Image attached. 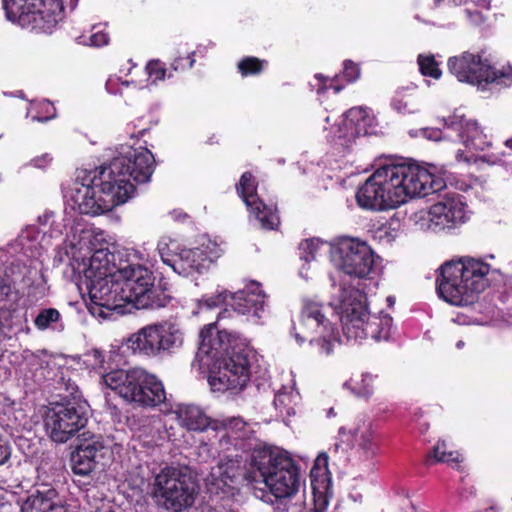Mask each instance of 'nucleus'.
<instances>
[{"label": "nucleus", "mask_w": 512, "mask_h": 512, "mask_svg": "<svg viewBox=\"0 0 512 512\" xmlns=\"http://www.w3.org/2000/svg\"><path fill=\"white\" fill-rule=\"evenodd\" d=\"M155 158L145 146L113 158L108 165L86 171L76 187L73 200L81 214L100 215L124 204L133 195L137 183H147L155 170Z\"/></svg>", "instance_id": "f257e3e1"}, {"label": "nucleus", "mask_w": 512, "mask_h": 512, "mask_svg": "<svg viewBox=\"0 0 512 512\" xmlns=\"http://www.w3.org/2000/svg\"><path fill=\"white\" fill-rule=\"evenodd\" d=\"M446 188L445 181L415 163L390 162L376 169L359 186L356 201L371 211L396 208L408 199L426 197Z\"/></svg>", "instance_id": "f03ea898"}, {"label": "nucleus", "mask_w": 512, "mask_h": 512, "mask_svg": "<svg viewBox=\"0 0 512 512\" xmlns=\"http://www.w3.org/2000/svg\"><path fill=\"white\" fill-rule=\"evenodd\" d=\"M217 322L205 325L199 333L197 357L214 362L209 373V384L215 391H242L250 380L251 359L254 350L245 337L226 329H218Z\"/></svg>", "instance_id": "7ed1b4c3"}, {"label": "nucleus", "mask_w": 512, "mask_h": 512, "mask_svg": "<svg viewBox=\"0 0 512 512\" xmlns=\"http://www.w3.org/2000/svg\"><path fill=\"white\" fill-rule=\"evenodd\" d=\"M491 266L480 258L463 256L444 262L438 269L436 291L445 302L473 304L488 287Z\"/></svg>", "instance_id": "20e7f679"}, {"label": "nucleus", "mask_w": 512, "mask_h": 512, "mask_svg": "<svg viewBox=\"0 0 512 512\" xmlns=\"http://www.w3.org/2000/svg\"><path fill=\"white\" fill-rule=\"evenodd\" d=\"M448 69L458 81L464 82L481 90L495 85L509 87L512 85V65L509 63L497 67L493 59L484 51L463 52L448 59Z\"/></svg>", "instance_id": "39448f33"}, {"label": "nucleus", "mask_w": 512, "mask_h": 512, "mask_svg": "<svg viewBox=\"0 0 512 512\" xmlns=\"http://www.w3.org/2000/svg\"><path fill=\"white\" fill-rule=\"evenodd\" d=\"M104 379L119 396L139 407L154 408L166 401V391L162 381L142 368L111 372L106 374Z\"/></svg>", "instance_id": "423d86ee"}, {"label": "nucleus", "mask_w": 512, "mask_h": 512, "mask_svg": "<svg viewBox=\"0 0 512 512\" xmlns=\"http://www.w3.org/2000/svg\"><path fill=\"white\" fill-rule=\"evenodd\" d=\"M60 401L51 402L44 415L47 434L56 443H66L88 422V403L77 387Z\"/></svg>", "instance_id": "0eeeda50"}, {"label": "nucleus", "mask_w": 512, "mask_h": 512, "mask_svg": "<svg viewBox=\"0 0 512 512\" xmlns=\"http://www.w3.org/2000/svg\"><path fill=\"white\" fill-rule=\"evenodd\" d=\"M196 485L180 468L165 466L155 474L150 495L155 504L168 512H182L195 502Z\"/></svg>", "instance_id": "6e6552de"}, {"label": "nucleus", "mask_w": 512, "mask_h": 512, "mask_svg": "<svg viewBox=\"0 0 512 512\" xmlns=\"http://www.w3.org/2000/svg\"><path fill=\"white\" fill-rule=\"evenodd\" d=\"M6 18L36 33H51L62 19V0H2Z\"/></svg>", "instance_id": "1a4fd4ad"}, {"label": "nucleus", "mask_w": 512, "mask_h": 512, "mask_svg": "<svg viewBox=\"0 0 512 512\" xmlns=\"http://www.w3.org/2000/svg\"><path fill=\"white\" fill-rule=\"evenodd\" d=\"M117 272L128 303H132L137 309H158L169 302L165 290L160 285H155L153 272L144 265L128 264L119 267Z\"/></svg>", "instance_id": "9d476101"}, {"label": "nucleus", "mask_w": 512, "mask_h": 512, "mask_svg": "<svg viewBox=\"0 0 512 512\" xmlns=\"http://www.w3.org/2000/svg\"><path fill=\"white\" fill-rule=\"evenodd\" d=\"M342 331L348 341L388 340L393 319L389 314H370L361 301L342 302Z\"/></svg>", "instance_id": "9b49d317"}, {"label": "nucleus", "mask_w": 512, "mask_h": 512, "mask_svg": "<svg viewBox=\"0 0 512 512\" xmlns=\"http://www.w3.org/2000/svg\"><path fill=\"white\" fill-rule=\"evenodd\" d=\"M182 344L183 332L171 322L147 325L127 340V346L133 353L149 357L171 354Z\"/></svg>", "instance_id": "f8f14e48"}, {"label": "nucleus", "mask_w": 512, "mask_h": 512, "mask_svg": "<svg viewBox=\"0 0 512 512\" xmlns=\"http://www.w3.org/2000/svg\"><path fill=\"white\" fill-rule=\"evenodd\" d=\"M80 288L85 287L89 295L87 308L93 316L107 318L112 311H122L128 303L125 290L119 280L112 277H103L79 283Z\"/></svg>", "instance_id": "ddd939ff"}, {"label": "nucleus", "mask_w": 512, "mask_h": 512, "mask_svg": "<svg viewBox=\"0 0 512 512\" xmlns=\"http://www.w3.org/2000/svg\"><path fill=\"white\" fill-rule=\"evenodd\" d=\"M332 254L340 270L353 277L365 278L374 267L373 250L358 239H341L333 247Z\"/></svg>", "instance_id": "4468645a"}, {"label": "nucleus", "mask_w": 512, "mask_h": 512, "mask_svg": "<svg viewBox=\"0 0 512 512\" xmlns=\"http://www.w3.org/2000/svg\"><path fill=\"white\" fill-rule=\"evenodd\" d=\"M249 464L255 471L257 483L266 481L270 476L289 474L293 467L299 465L288 451L268 445L254 448Z\"/></svg>", "instance_id": "2eb2a0df"}, {"label": "nucleus", "mask_w": 512, "mask_h": 512, "mask_svg": "<svg viewBox=\"0 0 512 512\" xmlns=\"http://www.w3.org/2000/svg\"><path fill=\"white\" fill-rule=\"evenodd\" d=\"M237 194L265 230H275L280 225L276 206L265 204L257 195L258 182L250 171H245L235 185Z\"/></svg>", "instance_id": "dca6fc26"}, {"label": "nucleus", "mask_w": 512, "mask_h": 512, "mask_svg": "<svg viewBox=\"0 0 512 512\" xmlns=\"http://www.w3.org/2000/svg\"><path fill=\"white\" fill-rule=\"evenodd\" d=\"M464 221L465 204L457 193H446L428 211V228L435 233L454 229Z\"/></svg>", "instance_id": "f3484780"}, {"label": "nucleus", "mask_w": 512, "mask_h": 512, "mask_svg": "<svg viewBox=\"0 0 512 512\" xmlns=\"http://www.w3.org/2000/svg\"><path fill=\"white\" fill-rule=\"evenodd\" d=\"M322 309L323 305L312 299H305L303 301L298 324L293 326L295 337L298 341H309L312 343L314 340L312 334L314 332L317 333L319 329H322L323 332L328 330L330 322L323 314Z\"/></svg>", "instance_id": "a211bd4d"}, {"label": "nucleus", "mask_w": 512, "mask_h": 512, "mask_svg": "<svg viewBox=\"0 0 512 512\" xmlns=\"http://www.w3.org/2000/svg\"><path fill=\"white\" fill-rule=\"evenodd\" d=\"M265 297L261 284L251 281L244 289L231 294L226 305L237 314L260 318V312L264 310Z\"/></svg>", "instance_id": "6ab92c4d"}, {"label": "nucleus", "mask_w": 512, "mask_h": 512, "mask_svg": "<svg viewBox=\"0 0 512 512\" xmlns=\"http://www.w3.org/2000/svg\"><path fill=\"white\" fill-rule=\"evenodd\" d=\"M20 512H67V509L53 485L40 484L23 500Z\"/></svg>", "instance_id": "aec40b11"}, {"label": "nucleus", "mask_w": 512, "mask_h": 512, "mask_svg": "<svg viewBox=\"0 0 512 512\" xmlns=\"http://www.w3.org/2000/svg\"><path fill=\"white\" fill-rule=\"evenodd\" d=\"M105 449L103 442L96 436L81 440L71 453V469L75 475L89 477L94 471L99 454Z\"/></svg>", "instance_id": "412c9836"}, {"label": "nucleus", "mask_w": 512, "mask_h": 512, "mask_svg": "<svg viewBox=\"0 0 512 512\" xmlns=\"http://www.w3.org/2000/svg\"><path fill=\"white\" fill-rule=\"evenodd\" d=\"M302 482L300 467L297 465L291 469V473L270 476L263 483L276 499L281 500L293 498L298 493Z\"/></svg>", "instance_id": "4be33fe9"}, {"label": "nucleus", "mask_w": 512, "mask_h": 512, "mask_svg": "<svg viewBox=\"0 0 512 512\" xmlns=\"http://www.w3.org/2000/svg\"><path fill=\"white\" fill-rule=\"evenodd\" d=\"M27 267L20 261L6 265L0 274V301H16L19 298L18 285L23 283Z\"/></svg>", "instance_id": "5701e85b"}, {"label": "nucleus", "mask_w": 512, "mask_h": 512, "mask_svg": "<svg viewBox=\"0 0 512 512\" xmlns=\"http://www.w3.org/2000/svg\"><path fill=\"white\" fill-rule=\"evenodd\" d=\"M175 413L180 425L188 431H205L208 428L218 431V421L211 419L196 405L179 404Z\"/></svg>", "instance_id": "b1692460"}, {"label": "nucleus", "mask_w": 512, "mask_h": 512, "mask_svg": "<svg viewBox=\"0 0 512 512\" xmlns=\"http://www.w3.org/2000/svg\"><path fill=\"white\" fill-rule=\"evenodd\" d=\"M116 268L115 255L108 249H98L93 252L89 259V265L84 268L79 283L87 282L103 277H112Z\"/></svg>", "instance_id": "393cba45"}, {"label": "nucleus", "mask_w": 512, "mask_h": 512, "mask_svg": "<svg viewBox=\"0 0 512 512\" xmlns=\"http://www.w3.org/2000/svg\"><path fill=\"white\" fill-rule=\"evenodd\" d=\"M214 262V257L206 248L197 247L181 251V258L176 263L177 274L189 276L193 272L201 273Z\"/></svg>", "instance_id": "a878e982"}, {"label": "nucleus", "mask_w": 512, "mask_h": 512, "mask_svg": "<svg viewBox=\"0 0 512 512\" xmlns=\"http://www.w3.org/2000/svg\"><path fill=\"white\" fill-rule=\"evenodd\" d=\"M219 475L217 481L222 483L223 487L234 490L245 481L248 484L257 483L254 469L241 466L238 461L228 460L218 467Z\"/></svg>", "instance_id": "bb28decb"}, {"label": "nucleus", "mask_w": 512, "mask_h": 512, "mask_svg": "<svg viewBox=\"0 0 512 512\" xmlns=\"http://www.w3.org/2000/svg\"><path fill=\"white\" fill-rule=\"evenodd\" d=\"M373 117L370 116L367 108L362 106L352 107L344 114L342 128L344 135L349 140L367 135L372 126Z\"/></svg>", "instance_id": "cd10ccee"}, {"label": "nucleus", "mask_w": 512, "mask_h": 512, "mask_svg": "<svg viewBox=\"0 0 512 512\" xmlns=\"http://www.w3.org/2000/svg\"><path fill=\"white\" fill-rule=\"evenodd\" d=\"M352 435L359 450L363 452L367 459L376 455L378 451V437L370 424H363L357 427Z\"/></svg>", "instance_id": "c85d7f7f"}, {"label": "nucleus", "mask_w": 512, "mask_h": 512, "mask_svg": "<svg viewBox=\"0 0 512 512\" xmlns=\"http://www.w3.org/2000/svg\"><path fill=\"white\" fill-rule=\"evenodd\" d=\"M268 66V61L255 56H245L237 64L242 77L259 76Z\"/></svg>", "instance_id": "c756f323"}, {"label": "nucleus", "mask_w": 512, "mask_h": 512, "mask_svg": "<svg viewBox=\"0 0 512 512\" xmlns=\"http://www.w3.org/2000/svg\"><path fill=\"white\" fill-rule=\"evenodd\" d=\"M62 316L56 308L41 309L34 319L35 327L40 331L54 329L61 322Z\"/></svg>", "instance_id": "7c9ffc66"}, {"label": "nucleus", "mask_w": 512, "mask_h": 512, "mask_svg": "<svg viewBox=\"0 0 512 512\" xmlns=\"http://www.w3.org/2000/svg\"><path fill=\"white\" fill-rule=\"evenodd\" d=\"M246 423L241 418H228L218 422V430L222 432L221 441L224 439H238L240 433L245 430Z\"/></svg>", "instance_id": "2f4dec72"}, {"label": "nucleus", "mask_w": 512, "mask_h": 512, "mask_svg": "<svg viewBox=\"0 0 512 512\" xmlns=\"http://www.w3.org/2000/svg\"><path fill=\"white\" fill-rule=\"evenodd\" d=\"M195 52H187L186 55L178 54L176 55L169 65V73L168 79H171L179 74H182L194 66Z\"/></svg>", "instance_id": "473e14b6"}, {"label": "nucleus", "mask_w": 512, "mask_h": 512, "mask_svg": "<svg viewBox=\"0 0 512 512\" xmlns=\"http://www.w3.org/2000/svg\"><path fill=\"white\" fill-rule=\"evenodd\" d=\"M417 64L419 66V71L423 76L431 77L435 80L440 79L442 71L434 55L419 54L417 57Z\"/></svg>", "instance_id": "72a5a7b5"}, {"label": "nucleus", "mask_w": 512, "mask_h": 512, "mask_svg": "<svg viewBox=\"0 0 512 512\" xmlns=\"http://www.w3.org/2000/svg\"><path fill=\"white\" fill-rule=\"evenodd\" d=\"M428 458L435 462L457 463L459 462V453L448 451L446 442L438 441L429 452Z\"/></svg>", "instance_id": "f704fd0d"}, {"label": "nucleus", "mask_w": 512, "mask_h": 512, "mask_svg": "<svg viewBox=\"0 0 512 512\" xmlns=\"http://www.w3.org/2000/svg\"><path fill=\"white\" fill-rule=\"evenodd\" d=\"M463 139V143L469 150L483 151L490 146V142L487 141L486 136L476 127L469 128L467 136Z\"/></svg>", "instance_id": "c9c22d12"}, {"label": "nucleus", "mask_w": 512, "mask_h": 512, "mask_svg": "<svg viewBox=\"0 0 512 512\" xmlns=\"http://www.w3.org/2000/svg\"><path fill=\"white\" fill-rule=\"evenodd\" d=\"M327 461H328V456L327 455H323V457H318V459L316 461V464L312 468L311 473H310L311 488H312V492H313L315 500L318 497V495H319V497L322 496V494L328 489V486H329V480L328 479H324L321 482H319L318 479H317V473H318V470H319L317 468V465L320 462H323V464H324V466L326 468L327 467Z\"/></svg>", "instance_id": "e433bc0d"}, {"label": "nucleus", "mask_w": 512, "mask_h": 512, "mask_svg": "<svg viewBox=\"0 0 512 512\" xmlns=\"http://www.w3.org/2000/svg\"><path fill=\"white\" fill-rule=\"evenodd\" d=\"M78 39L80 44L99 48L107 45L110 37L104 30L93 27L89 36L81 35Z\"/></svg>", "instance_id": "4c0bfd02"}, {"label": "nucleus", "mask_w": 512, "mask_h": 512, "mask_svg": "<svg viewBox=\"0 0 512 512\" xmlns=\"http://www.w3.org/2000/svg\"><path fill=\"white\" fill-rule=\"evenodd\" d=\"M148 75L153 78V81H163L168 79L169 68L166 64L159 59L151 60L146 65Z\"/></svg>", "instance_id": "58836bf2"}, {"label": "nucleus", "mask_w": 512, "mask_h": 512, "mask_svg": "<svg viewBox=\"0 0 512 512\" xmlns=\"http://www.w3.org/2000/svg\"><path fill=\"white\" fill-rule=\"evenodd\" d=\"M318 242L314 239H305L299 244L300 258L309 262L315 259V254L318 250Z\"/></svg>", "instance_id": "ea45409f"}, {"label": "nucleus", "mask_w": 512, "mask_h": 512, "mask_svg": "<svg viewBox=\"0 0 512 512\" xmlns=\"http://www.w3.org/2000/svg\"><path fill=\"white\" fill-rule=\"evenodd\" d=\"M159 254L161 257V260L164 264L171 267L172 270L177 273L176 263L178 258H181V252L180 253H173L167 244L164 246L159 247Z\"/></svg>", "instance_id": "a19ab883"}, {"label": "nucleus", "mask_w": 512, "mask_h": 512, "mask_svg": "<svg viewBox=\"0 0 512 512\" xmlns=\"http://www.w3.org/2000/svg\"><path fill=\"white\" fill-rule=\"evenodd\" d=\"M360 67L357 63L352 60H345L343 63V77L347 82L352 83L359 79L360 77Z\"/></svg>", "instance_id": "79ce46f5"}, {"label": "nucleus", "mask_w": 512, "mask_h": 512, "mask_svg": "<svg viewBox=\"0 0 512 512\" xmlns=\"http://www.w3.org/2000/svg\"><path fill=\"white\" fill-rule=\"evenodd\" d=\"M86 362L91 366L92 369H101L104 367L105 356L104 353L99 349H92L85 353Z\"/></svg>", "instance_id": "37998d69"}, {"label": "nucleus", "mask_w": 512, "mask_h": 512, "mask_svg": "<svg viewBox=\"0 0 512 512\" xmlns=\"http://www.w3.org/2000/svg\"><path fill=\"white\" fill-rule=\"evenodd\" d=\"M12 328V314L8 309L0 308V343Z\"/></svg>", "instance_id": "c03bdc74"}, {"label": "nucleus", "mask_w": 512, "mask_h": 512, "mask_svg": "<svg viewBox=\"0 0 512 512\" xmlns=\"http://www.w3.org/2000/svg\"><path fill=\"white\" fill-rule=\"evenodd\" d=\"M317 81L315 90L318 95L325 94L329 90L330 81L332 78H329L321 73H317L314 76Z\"/></svg>", "instance_id": "a18cd8bd"}, {"label": "nucleus", "mask_w": 512, "mask_h": 512, "mask_svg": "<svg viewBox=\"0 0 512 512\" xmlns=\"http://www.w3.org/2000/svg\"><path fill=\"white\" fill-rule=\"evenodd\" d=\"M12 449L9 441L0 435V466L6 464L11 457Z\"/></svg>", "instance_id": "49530a36"}, {"label": "nucleus", "mask_w": 512, "mask_h": 512, "mask_svg": "<svg viewBox=\"0 0 512 512\" xmlns=\"http://www.w3.org/2000/svg\"><path fill=\"white\" fill-rule=\"evenodd\" d=\"M328 335H320L317 339L314 338L313 341H316L326 355H329L332 352L333 345L330 339L327 338Z\"/></svg>", "instance_id": "de8ad7c7"}, {"label": "nucleus", "mask_w": 512, "mask_h": 512, "mask_svg": "<svg viewBox=\"0 0 512 512\" xmlns=\"http://www.w3.org/2000/svg\"><path fill=\"white\" fill-rule=\"evenodd\" d=\"M286 400L290 402V396L286 393L278 392L274 397V404L276 407L286 406Z\"/></svg>", "instance_id": "09e8293b"}, {"label": "nucleus", "mask_w": 512, "mask_h": 512, "mask_svg": "<svg viewBox=\"0 0 512 512\" xmlns=\"http://www.w3.org/2000/svg\"><path fill=\"white\" fill-rule=\"evenodd\" d=\"M44 107H46L47 111L51 110L52 113L49 116L37 117V120L40 122H44L55 117V108L50 103L45 104Z\"/></svg>", "instance_id": "8fccbe9b"}, {"label": "nucleus", "mask_w": 512, "mask_h": 512, "mask_svg": "<svg viewBox=\"0 0 512 512\" xmlns=\"http://www.w3.org/2000/svg\"><path fill=\"white\" fill-rule=\"evenodd\" d=\"M147 133H149V129L148 128H142V129L138 130L137 132L133 131V132H130L129 134H130V136L132 138H138L139 139V138L144 137Z\"/></svg>", "instance_id": "3c124183"}, {"label": "nucleus", "mask_w": 512, "mask_h": 512, "mask_svg": "<svg viewBox=\"0 0 512 512\" xmlns=\"http://www.w3.org/2000/svg\"><path fill=\"white\" fill-rule=\"evenodd\" d=\"M337 78L338 76L332 78L329 86V89H333L335 93H339L343 89V86L336 84Z\"/></svg>", "instance_id": "603ef678"}, {"label": "nucleus", "mask_w": 512, "mask_h": 512, "mask_svg": "<svg viewBox=\"0 0 512 512\" xmlns=\"http://www.w3.org/2000/svg\"><path fill=\"white\" fill-rule=\"evenodd\" d=\"M230 311L228 309L223 310L218 314V321L222 320L223 318L229 316Z\"/></svg>", "instance_id": "864d4df0"}, {"label": "nucleus", "mask_w": 512, "mask_h": 512, "mask_svg": "<svg viewBox=\"0 0 512 512\" xmlns=\"http://www.w3.org/2000/svg\"><path fill=\"white\" fill-rule=\"evenodd\" d=\"M90 485V481H87V482H81L80 480L78 481V486L83 489L85 488L86 486Z\"/></svg>", "instance_id": "5fc2aeb1"}, {"label": "nucleus", "mask_w": 512, "mask_h": 512, "mask_svg": "<svg viewBox=\"0 0 512 512\" xmlns=\"http://www.w3.org/2000/svg\"><path fill=\"white\" fill-rule=\"evenodd\" d=\"M505 146L512 150V137L505 141Z\"/></svg>", "instance_id": "6e6d98bb"}, {"label": "nucleus", "mask_w": 512, "mask_h": 512, "mask_svg": "<svg viewBox=\"0 0 512 512\" xmlns=\"http://www.w3.org/2000/svg\"><path fill=\"white\" fill-rule=\"evenodd\" d=\"M397 102H398V100H397L396 98H395V99H393V104H394V106H395L397 109H400V107H399V106H396V103H397Z\"/></svg>", "instance_id": "4d7b16f0"}, {"label": "nucleus", "mask_w": 512, "mask_h": 512, "mask_svg": "<svg viewBox=\"0 0 512 512\" xmlns=\"http://www.w3.org/2000/svg\"><path fill=\"white\" fill-rule=\"evenodd\" d=\"M209 305H216V301H212L211 303H208Z\"/></svg>", "instance_id": "13d9d810"}, {"label": "nucleus", "mask_w": 512, "mask_h": 512, "mask_svg": "<svg viewBox=\"0 0 512 512\" xmlns=\"http://www.w3.org/2000/svg\"><path fill=\"white\" fill-rule=\"evenodd\" d=\"M108 512H115L114 510L110 509Z\"/></svg>", "instance_id": "bf43d9fd"}]
</instances>
